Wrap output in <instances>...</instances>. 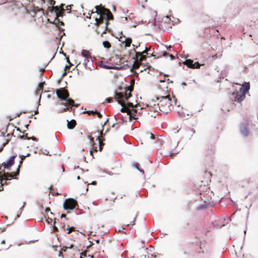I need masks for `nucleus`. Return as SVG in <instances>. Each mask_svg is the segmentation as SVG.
I'll use <instances>...</instances> for the list:
<instances>
[{
  "label": "nucleus",
  "mask_w": 258,
  "mask_h": 258,
  "mask_svg": "<svg viewBox=\"0 0 258 258\" xmlns=\"http://www.w3.org/2000/svg\"><path fill=\"white\" fill-rule=\"evenodd\" d=\"M249 89L250 83L244 82L240 88L239 92L235 91L231 94L230 99L232 102H241L245 99V95L248 93Z\"/></svg>",
  "instance_id": "1"
},
{
  "label": "nucleus",
  "mask_w": 258,
  "mask_h": 258,
  "mask_svg": "<svg viewBox=\"0 0 258 258\" xmlns=\"http://www.w3.org/2000/svg\"><path fill=\"white\" fill-rule=\"evenodd\" d=\"M78 207L77 201L73 198L66 199L63 204V208L65 210H73Z\"/></svg>",
  "instance_id": "2"
},
{
  "label": "nucleus",
  "mask_w": 258,
  "mask_h": 258,
  "mask_svg": "<svg viewBox=\"0 0 258 258\" xmlns=\"http://www.w3.org/2000/svg\"><path fill=\"white\" fill-rule=\"evenodd\" d=\"M239 131L240 134L244 138L247 137L250 134V130L249 128V122L247 120H244L239 124Z\"/></svg>",
  "instance_id": "3"
},
{
  "label": "nucleus",
  "mask_w": 258,
  "mask_h": 258,
  "mask_svg": "<svg viewBox=\"0 0 258 258\" xmlns=\"http://www.w3.org/2000/svg\"><path fill=\"white\" fill-rule=\"evenodd\" d=\"M101 6V16H103L105 19V23L107 22L109 23L108 20H112L113 19V16L111 13L110 11L104 6Z\"/></svg>",
  "instance_id": "4"
},
{
  "label": "nucleus",
  "mask_w": 258,
  "mask_h": 258,
  "mask_svg": "<svg viewBox=\"0 0 258 258\" xmlns=\"http://www.w3.org/2000/svg\"><path fill=\"white\" fill-rule=\"evenodd\" d=\"M183 63L188 68L193 69H199L201 66L203 65V64L200 63L198 61L194 62L193 60L191 59H186Z\"/></svg>",
  "instance_id": "5"
},
{
  "label": "nucleus",
  "mask_w": 258,
  "mask_h": 258,
  "mask_svg": "<svg viewBox=\"0 0 258 258\" xmlns=\"http://www.w3.org/2000/svg\"><path fill=\"white\" fill-rule=\"evenodd\" d=\"M101 5L100 6H96L95 7V9H96V12H94L93 11L91 12V14L96 13L97 15L99 16V17H95V20L96 21L95 24L97 23L103 24L105 20L104 19H101Z\"/></svg>",
  "instance_id": "6"
},
{
  "label": "nucleus",
  "mask_w": 258,
  "mask_h": 258,
  "mask_svg": "<svg viewBox=\"0 0 258 258\" xmlns=\"http://www.w3.org/2000/svg\"><path fill=\"white\" fill-rule=\"evenodd\" d=\"M48 9L49 10L50 13H54L56 15V18L59 17L62 18L64 15V11L58 10L57 6L53 7H49Z\"/></svg>",
  "instance_id": "7"
},
{
  "label": "nucleus",
  "mask_w": 258,
  "mask_h": 258,
  "mask_svg": "<svg viewBox=\"0 0 258 258\" xmlns=\"http://www.w3.org/2000/svg\"><path fill=\"white\" fill-rule=\"evenodd\" d=\"M56 94L57 97H58V98H59V100L62 101H66V104L68 106H73L75 105L74 100L73 99H72V98H69V97H68V98L62 97V96H60V93H58L57 90H56Z\"/></svg>",
  "instance_id": "8"
},
{
  "label": "nucleus",
  "mask_w": 258,
  "mask_h": 258,
  "mask_svg": "<svg viewBox=\"0 0 258 258\" xmlns=\"http://www.w3.org/2000/svg\"><path fill=\"white\" fill-rule=\"evenodd\" d=\"M17 155H12L7 160L6 162H3L2 165L5 168L8 170H11V167L15 163V159Z\"/></svg>",
  "instance_id": "9"
},
{
  "label": "nucleus",
  "mask_w": 258,
  "mask_h": 258,
  "mask_svg": "<svg viewBox=\"0 0 258 258\" xmlns=\"http://www.w3.org/2000/svg\"><path fill=\"white\" fill-rule=\"evenodd\" d=\"M20 170L19 168H17V170L16 172H12L11 173H5V180H9L10 179H18V177H17L19 175Z\"/></svg>",
  "instance_id": "10"
},
{
  "label": "nucleus",
  "mask_w": 258,
  "mask_h": 258,
  "mask_svg": "<svg viewBox=\"0 0 258 258\" xmlns=\"http://www.w3.org/2000/svg\"><path fill=\"white\" fill-rule=\"evenodd\" d=\"M99 66L102 68L105 69L107 70L112 69V70H121L123 68L122 66L117 67V66H114L113 64L111 65V66H108V65L106 64L102 61H101L100 62Z\"/></svg>",
  "instance_id": "11"
},
{
  "label": "nucleus",
  "mask_w": 258,
  "mask_h": 258,
  "mask_svg": "<svg viewBox=\"0 0 258 258\" xmlns=\"http://www.w3.org/2000/svg\"><path fill=\"white\" fill-rule=\"evenodd\" d=\"M115 95V101H116L118 104H120L122 106V101H123V97L120 93H117L116 91L114 92Z\"/></svg>",
  "instance_id": "12"
},
{
  "label": "nucleus",
  "mask_w": 258,
  "mask_h": 258,
  "mask_svg": "<svg viewBox=\"0 0 258 258\" xmlns=\"http://www.w3.org/2000/svg\"><path fill=\"white\" fill-rule=\"evenodd\" d=\"M57 90L58 93H60V96L62 97L68 98L69 97V92L64 88H61Z\"/></svg>",
  "instance_id": "13"
},
{
  "label": "nucleus",
  "mask_w": 258,
  "mask_h": 258,
  "mask_svg": "<svg viewBox=\"0 0 258 258\" xmlns=\"http://www.w3.org/2000/svg\"><path fill=\"white\" fill-rule=\"evenodd\" d=\"M124 105H125L127 112H132L135 110V107L137 105H134V104L130 102L125 101Z\"/></svg>",
  "instance_id": "14"
},
{
  "label": "nucleus",
  "mask_w": 258,
  "mask_h": 258,
  "mask_svg": "<svg viewBox=\"0 0 258 258\" xmlns=\"http://www.w3.org/2000/svg\"><path fill=\"white\" fill-rule=\"evenodd\" d=\"M67 121L68 128L70 130L73 129L76 124V120L75 119H72L70 121H69L68 120H67Z\"/></svg>",
  "instance_id": "15"
},
{
  "label": "nucleus",
  "mask_w": 258,
  "mask_h": 258,
  "mask_svg": "<svg viewBox=\"0 0 258 258\" xmlns=\"http://www.w3.org/2000/svg\"><path fill=\"white\" fill-rule=\"evenodd\" d=\"M156 98H157V100H159L160 102H161V103L164 100H166L167 99L168 100V101L169 102V103L170 101H171V98L168 96H159V97H157Z\"/></svg>",
  "instance_id": "16"
},
{
  "label": "nucleus",
  "mask_w": 258,
  "mask_h": 258,
  "mask_svg": "<svg viewBox=\"0 0 258 258\" xmlns=\"http://www.w3.org/2000/svg\"><path fill=\"white\" fill-rule=\"evenodd\" d=\"M45 84V81L39 83L38 85V87L37 90L35 91V94L36 95H38V92L41 91V92H43V85Z\"/></svg>",
  "instance_id": "17"
},
{
  "label": "nucleus",
  "mask_w": 258,
  "mask_h": 258,
  "mask_svg": "<svg viewBox=\"0 0 258 258\" xmlns=\"http://www.w3.org/2000/svg\"><path fill=\"white\" fill-rule=\"evenodd\" d=\"M54 23L56 27H58L59 25L64 26V24L63 22L60 21L59 18H55L54 20Z\"/></svg>",
  "instance_id": "18"
},
{
  "label": "nucleus",
  "mask_w": 258,
  "mask_h": 258,
  "mask_svg": "<svg viewBox=\"0 0 258 258\" xmlns=\"http://www.w3.org/2000/svg\"><path fill=\"white\" fill-rule=\"evenodd\" d=\"M81 55L85 58L88 57L90 55V53L88 50L83 49L81 51Z\"/></svg>",
  "instance_id": "19"
},
{
  "label": "nucleus",
  "mask_w": 258,
  "mask_h": 258,
  "mask_svg": "<svg viewBox=\"0 0 258 258\" xmlns=\"http://www.w3.org/2000/svg\"><path fill=\"white\" fill-rule=\"evenodd\" d=\"M131 112H127V115H129L128 119L129 120L132 121L133 119H136L138 118L136 117V115H135L134 113L131 114Z\"/></svg>",
  "instance_id": "20"
},
{
  "label": "nucleus",
  "mask_w": 258,
  "mask_h": 258,
  "mask_svg": "<svg viewBox=\"0 0 258 258\" xmlns=\"http://www.w3.org/2000/svg\"><path fill=\"white\" fill-rule=\"evenodd\" d=\"M97 133H98V135L97 136H96V140L98 141V142H99V150L101 151L102 148V147L101 146V141H100V139L99 136L100 135H101L102 132H99V131H97Z\"/></svg>",
  "instance_id": "21"
},
{
  "label": "nucleus",
  "mask_w": 258,
  "mask_h": 258,
  "mask_svg": "<svg viewBox=\"0 0 258 258\" xmlns=\"http://www.w3.org/2000/svg\"><path fill=\"white\" fill-rule=\"evenodd\" d=\"M131 96L132 94L131 93H127L125 92L124 94L123 95V101H127Z\"/></svg>",
  "instance_id": "22"
},
{
  "label": "nucleus",
  "mask_w": 258,
  "mask_h": 258,
  "mask_svg": "<svg viewBox=\"0 0 258 258\" xmlns=\"http://www.w3.org/2000/svg\"><path fill=\"white\" fill-rule=\"evenodd\" d=\"M149 51H150V49H148L147 47H145V49L142 51L143 54H146L147 55H150L152 56H154L153 55V52H152V53H149Z\"/></svg>",
  "instance_id": "23"
},
{
  "label": "nucleus",
  "mask_w": 258,
  "mask_h": 258,
  "mask_svg": "<svg viewBox=\"0 0 258 258\" xmlns=\"http://www.w3.org/2000/svg\"><path fill=\"white\" fill-rule=\"evenodd\" d=\"M102 44L104 48H110L111 47V44L108 41H103Z\"/></svg>",
  "instance_id": "24"
},
{
  "label": "nucleus",
  "mask_w": 258,
  "mask_h": 258,
  "mask_svg": "<svg viewBox=\"0 0 258 258\" xmlns=\"http://www.w3.org/2000/svg\"><path fill=\"white\" fill-rule=\"evenodd\" d=\"M132 42V39L131 37H126V42H125V47H130Z\"/></svg>",
  "instance_id": "25"
},
{
  "label": "nucleus",
  "mask_w": 258,
  "mask_h": 258,
  "mask_svg": "<svg viewBox=\"0 0 258 258\" xmlns=\"http://www.w3.org/2000/svg\"><path fill=\"white\" fill-rule=\"evenodd\" d=\"M90 142L91 146L93 147V148L94 150L95 151H97V147H94L95 144L94 140V138H90Z\"/></svg>",
  "instance_id": "26"
},
{
  "label": "nucleus",
  "mask_w": 258,
  "mask_h": 258,
  "mask_svg": "<svg viewBox=\"0 0 258 258\" xmlns=\"http://www.w3.org/2000/svg\"><path fill=\"white\" fill-rule=\"evenodd\" d=\"M207 207V204L205 202L204 203L200 205L197 208L199 210H202L206 209Z\"/></svg>",
  "instance_id": "27"
},
{
  "label": "nucleus",
  "mask_w": 258,
  "mask_h": 258,
  "mask_svg": "<svg viewBox=\"0 0 258 258\" xmlns=\"http://www.w3.org/2000/svg\"><path fill=\"white\" fill-rule=\"evenodd\" d=\"M108 25H109V23L106 22L105 23V29L102 32L101 35H102L103 34L106 33L107 30H108V31H110V29L108 28Z\"/></svg>",
  "instance_id": "28"
},
{
  "label": "nucleus",
  "mask_w": 258,
  "mask_h": 258,
  "mask_svg": "<svg viewBox=\"0 0 258 258\" xmlns=\"http://www.w3.org/2000/svg\"><path fill=\"white\" fill-rule=\"evenodd\" d=\"M120 34L122 35V36L120 37V38H119L118 40H119V41H121L122 44H124V45H125V42H126V37L125 38V39L124 40L121 41V40H120V38H121L122 37H125V36H124V35H123V34H122V31L120 32Z\"/></svg>",
  "instance_id": "29"
},
{
  "label": "nucleus",
  "mask_w": 258,
  "mask_h": 258,
  "mask_svg": "<svg viewBox=\"0 0 258 258\" xmlns=\"http://www.w3.org/2000/svg\"><path fill=\"white\" fill-rule=\"evenodd\" d=\"M121 108L120 109V111L122 112H127V109H126V107L125 105L124 104V103L122 102V106H121Z\"/></svg>",
  "instance_id": "30"
},
{
  "label": "nucleus",
  "mask_w": 258,
  "mask_h": 258,
  "mask_svg": "<svg viewBox=\"0 0 258 258\" xmlns=\"http://www.w3.org/2000/svg\"><path fill=\"white\" fill-rule=\"evenodd\" d=\"M66 230H68V233L70 234L71 231H74L75 230V228L74 227H70L69 225H68Z\"/></svg>",
  "instance_id": "31"
},
{
  "label": "nucleus",
  "mask_w": 258,
  "mask_h": 258,
  "mask_svg": "<svg viewBox=\"0 0 258 258\" xmlns=\"http://www.w3.org/2000/svg\"><path fill=\"white\" fill-rule=\"evenodd\" d=\"M73 5H68L66 7V9L64 10V11H66L67 13H71V9L72 8V7H73Z\"/></svg>",
  "instance_id": "32"
},
{
  "label": "nucleus",
  "mask_w": 258,
  "mask_h": 258,
  "mask_svg": "<svg viewBox=\"0 0 258 258\" xmlns=\"http://www.w3.org/2000/svg\"><path fill=\"white\" fill-rule=\"evenodd\" d=\"M134 50L136 52V56H138V55H139L140 56L141 58H142L143 59H145V58H146L145 56L141 55L140 52L136 51L135 48H134Z\"/></svg>",
  "instance_id": "33"
},
{
  "label": "nucleus",
  "mask_w": 258,
  "mask_h": 258,
  "mask_svg": "<svg viewBox=\"0 0 258 258\" xmlns=\"http://www.w3.org/2000/svg\"><path fill=\"white\" fill-rule=\"evenodd\" d=\"M89 62V57L85 58V59H84V62H83V65L85 66V68H87V63Z\"/></svg>",
  "instance_id": "34"
},
{
  "label": "nucleus",
  "mask_w": 258,
  "mask_h": 258,
  "mask_svg": "<svg viewBox=\"0 0 258 258\" xmlns=\"http://www.w3.org/2000/svg\"><path fill=\"white\" fill-rule=\"evenodd\" d=\"M64 6H65V4L61 3L59 6H58V10H61V11H64Z\"/></svg>",
  "instance_id": "35"
},
{
  "label": "nucleus",
  "mask_w": 258,
  "mask_h": 258,
  "mask_svg": "<svg viewBox=\"0 0 258 258\" xmlns=\"http://www.w3.org/2000/svg\"><path fill=\"white\" fill-rule=\"evenodd\" d=\"M85 112H87L88 114H93V115H95V113H97V111L88 110L85 111ZM83 113H84V112Z\"/></svg>",
  "instance_id": "36"
},
{
  "label": "nucleus",
  "mask_w": 258,
  "mask_h": 258,
  "mask_svg": "<svg viewBox=\"0 0 258 258\" xmlns=\"http://www.w3.org/2000/svg\"><path fill=\"white\" fill-rule=\"evenodd\" d=\"M134 165V167L135 168H136L138 170V169H140L139 168V166H140V164L138 163V162H135L133 164Z\"/></svg>",
  "instance_id": "37"
},
{
  "label": "nucleus",
  "mask_w": 258,
  "mask_h": 258,
  "mask_svg": "<svg viewBox=\"0 0 258 258\" xmlns=\"http://www.w3.org/2000/svg\"><path fill=\"white\" fill-rule=\"evenodd\" d=\"M26 140H32L33 141H36L37 140V139L36 137H35L34 136H32L31 137H27L26 138Z\"/></svg>",
  "instance_id": "38"
},
{
  "label": "nucleus",
  "mask_w": 258,
  "mask_h": 258,
  "mask_svg": "<svg viewBox=\"0 0 258 258\" xmlns=\"http://www.w3.org/2000/svg\"><path fill=\"white\" fill-rule=\"evenodd\" d=\"M105 100L108 103H111L113 101V98L108 97V98H106Z\"/></svg>",
  "instance_id": "39"
},
{
  "label": "nucleus",
  "mask_w": 258,
  "mask_h": 258,
  "mask_svg": "<svg viewBox=\"0 0 258 258\" xmlns=\"http://www.w3.org/2000/svg\"><path fill=\"white\" fill-rule=\"evenodd\" d=\"M97 115V116L98 118H101L102 117V114H101V113L98 111H97V113H95V115Z\"/></svg>",
  "instance_id": "40"
},
{
  "label": "nucleus",
  "mask_w": 258,
  "mask_h": 258,
  "mask_svg": "<svg viewBox=\"0 0 258 258\" xmlns=\"http://www.w3.org/2000/svg\"><path fill=\"white\" fill-rule=\"evenodd\" d=\"M125 92L129 91V93H131L133 91V89L131 88L130 86H127L125 89Z\"/></svg>",
  "instance_id": "41"
},
{
  "label": "nucleus",
  "mask_w": 258,
  "mask_h": 258,
  "mask_svg": "<svg viewBox=\"0 0 258 258\" xmlns=\"http://www.w3.org/2000/svg\"><path fill=\"white\" fill-rule=\"evenodd\" d=\"M62 105H63L64 107H63L62 111L64 112L68 110V107L66 106V105L64 104H61Z\"/></svg>",
  "instance_id": "42"
},
{
  "label": "nucleus",
  "mask_w": 258,
  "mask_h": 258,
  "mask_svg": "<svg viewBox=\"0 0 258 258\" xmlns=\"http://www.w3.org/2000/svg\"><path fill=\"white\" fill-rule=\"evenodd\" d=\"M66 59H67V62L69 64V67L73 66V63L70 61L69 58L68 57H67V56H66Z\"/></svg>",
  "instance_id": "43"
},
{
  "label": "nucleus",
  "mask_w": 258,
  "mask_h": 258,
  "mask_svg": "<svg viewBox=\"0 0 258 258\" xmlns=\"http://www.w3.org/2000/svg\"><path fill=\"white\" fill-rule=\"evenodd\" d=\"M122 124H123V123L121 121H119L118 122H117L116 123V125H117L116 128H118L120 126V125H121Z\"/></svg>",
  "instance_id": "44"
},
{
  "label": "nucleus",
  "mask_w": 258,
  "mask_h": 258,
  "mask_svg": "<svg viewBox=\"0 0 258 258\" xmlns=\"http://www.w3.org/2000/svg\"><path fill=\"white\" fill-rule=\"evenodd\" d=\"M29 125V123L25 125V130L23 132H22V133L24 134L25 132H26L27 130H28Z\"/></svg>",
  "instance_id": "45"
},
{
  "label": "nucleus",
  "mask_w": 258,
  "mask_h": 258,
  "mask_svg": "<svg viewBox=\"0 0 258 258\" xmlns=\"http://www.w3.org/2000/svg\"><path fill=\"white\" fill-rule=\"evenodd\" d=\"M8 140H6V142L3 144V147L1 148V151L3 150V148L8 143Z\"/></svg>",
  "instance_id": "46"
},
{
  "label": "nucleus",
  "mask_w": 258,
  "mask_h": 258,
  "mask_svg": "<svg viewBox=\"0 0 258 258\" xmlns=\"http://www.w3.org/2000/svg\"><path fill=\"white\" fill-rule=\"evenodd\" d=\"M221 56H222V54H220L218 55L217 54H216L215 55H213V58H220Z\"/></svg>",
  "instance_id": "47"
},
{
  "label": "nucleus",
  "mask_w": 258,
  "mask_h": 258,
  "mask_svg": "<svg viewBox=\"0 0 258 258\" xmlns=\"http://www.w3.org/2000/svg\"><path fill=\"white\" fill-rule=\"evenodd\" d=\"M137 217V214L136 215L135 217L134 218V220L132 221V223H131L130 225H134L135 224V221H136Z\"/></svg>",
  "instance_id": "48"
},
{
  "label": "nucleus",
  "mask_w": 258,
  "mask_h": 258,
  "mask_svg": "<svg viewBox=\"0 0 258 258\" xmlns=\"http://www.w3.org/2000/svg\"><path fill=\"white\" fill-rule=\"evenodd\" d=\"M177 153H172V152H170V156L171 158H173Z\"/></svg>",
  "instance_id": "49"
},
{
  "label": "nucleus",
  "mask_w": 258,
  "mask_h": 258,
  "mask_svg": "<svg viewBox=\"0 0 258 258\" xmlns=\"http://www.w3.org/2000/svg\"><path fill=\"white\" fill-rule=\"evenodd\" d=\"M28 137L27 135H22L20 136V138L21 139H26V138Z\"/></svg>",
  "instance_id": "50"
},
{
  "label": "nucleus",
  "mask_w": 258,
  "mask_h": 258,
  "mask_svg": "<svg viewBox=\"0 0 258 258\" xmlns=\"http://www.w3.org/2000/svg\"><path fill=\"white\" fill-rule=\"evenodd\" d=\"M115 57L116 58V59H118V61L119 62H120L121 60H123V58H120V57H119L117 55H115Z\"/></svg>",
  "instance_id": "51"
},
{
  "label": "nucleus",
  "mask_w": 258,
  "mask_h": 258,
  "mask_svg": "<svg viewBox=\"0 0 258 258\" xmlns=\"http://www.w3.org/2000/svg\"><path fill=\"white\" fill-rule=\"evenodd\" d=\"M168 54L169 53L166 51H163L162 53V55L163 56H166L167 55H168Z\"/></svg>",
  "instance_id": "52"
},
{
  "label": "nucleus",
  "mask_w": 258,
  "mask_h": 258,
  "mask_svg": "<svg viewBox=\"0 0 258 258\" xmlns=\"http://www.w3.org/2000/svg\"><path fill=\"white\" fill-rule=\"evenodd\" d=\"M19 157L21 158V160H24L26 157L25 155H19Z\"/></svg>",
  "instance_id": "53"
},
{
  "label": "nucleus",
  "mask_w": 258,
  "mask_h": 258,
  "mask_svg": "<svg viewBox=\"0 0 258 258\" xmlns=\"http://www.w3.org/2000/svg\"><path fill=\"white\" fill-rule=\"evenodd\" d=\"M50 4L52 5L51 7H53V6H55V1H52L50 2Z\"/></svg>",
  "instance_id": "54"
},
{
  "label": "nucleus",
  "mask_w": 258,
  "mask_h": 258,
  "mask_svg": "<svg viewBox=\"0 0 258 258\" xmlns=\"http://www.w3.org/2000/svg\"><path fill=\"white\" fill-rule=\"evenodd\" d=\"M45 211L46 213H48L49 212H50V209L49 207H47L45 208Z\"/></svg>",
  "instance_id": "55"
},
{
  "label": "nucleus",
  "mask_w": 258,
  "mask_h": 258,
  "mask_svg": "<svg viewBox=\"0 0 258 258\" xmlns=\"http://www.w3.org/2000/svg\"><path fill=\"white\" fill-rule=\"evenodd\" d=\"M25 204H26V203H25V202H24V203H23V206L20 208V210H22V209L24 207V206H25ZM22 212V211H21V213H20V214H21Z\"/></svg>",
  "instance_id": "56"
},
{
  "label": "nucleus",
  "mask_w": 258,
  "mask_h": 258,
  "mask_svg": "<svg viewBox=\"0 0 258 258\" xmlns=\"http://www.w3.org/2000/svg\"><path fill=\"white\" fill-rule=\"evenodd\" d=\"M168 55L170 56L171 59H173L175 58L174 56L171 54L169 53Z\"/></svg>",
  "instance_id": "57"
},
{
  "label": "nucleus",
  "mask_w": 258,
  "mask_h": 258,
  "mask_svg": "<svg viewBox=\"0 0 258 258\" xmlns=\"http://www.w3.org/2000/svg\"><path fill=\"white\" fill-rule=\"evenodd\" d=\"M38 241V239L30 240V241H29V243H31V242L34 243V242H35L36 241Z\"/></svg>",
  "instance_id": "58"
},
{
  "label": "nucleus",
  "mask_w": 258,
  "mask_h": 258,
  "mask_svg": "<svg viewBox=\"0 0 258 258\" xmlns=\"http://www.w3.org/2000/svg\"><path fill=\"white\" fill-rule=\"evenodd\" d=\"M23 162V160H21V161H20L19 165V166H18V168H19H19H20V166L22 164Z\"/></svg>",
  "instance_id": "59"
},
{
  "label": "nucleus",
  "mask_w": 258,
  "mask_h": 258,
  "mask_svg": "<svg viewBox=\"0 0 258 258\" xmlns=\"http://www.w3.org/2000/svg\"><path fill=\"white\" fill-rule=\"evenodd\" d=\"M91 184H92V185H96L97 184V181H93L91 183Z\"/></svg>",
  "instance_id": "60"
},
{
  "label": "nucleus",
  "mask_w": 258,
  "mask_h": 258,
  "mask_svg": "<svg viewBox=\"0 0 258 258\" xmlns=\"http://www.w3.org/2000/svg\"><path fill=\"white\" fill-rule=\"evenodd\" d=\"M138 170L140 172H142L143 173H144V170L143 169L140 168V169H138Z\"/></svg>",
  "instance_id": "61"
},
{
  "label": "nucleus",
  "mask_w": 258,
  "mask_h": 258,
  "mask_svg": "<svg viewBox=\"0 0 258 258\" xmlns=\"http://www.w3.org/2000/svg\"><path fill=\"white\" fill-rule=\"evenodd\" d=\"M173 99H174L175 104L176 105V102H177V99L175 98V97L174 96H173Z\"/></svg>",
  "instance_id": "62"
},
{
  "label": "nucleus",
  "mask_w": 258,
  "mask_h": 258,
  "mask_svg": "<svg viewBox=\"0 0 258 258\" xmlns=\"http://www.w3.org/2000/svg\"><path fill=\"white\" fill-rule=\"evenodd\" d=\"M112 10L114 12H115L116 11V7L114 5H113L112 6Z\"/></svg>",
  "instance_id": "63"
},
{
  "label": "nucleus",
  "mask_w": 258,
  "mask_h": 258,
  "mask_svg": "<svg viewBox=\"0 0 258 258\" xmlns=\"http://www.w3.org/2000/svg\"><path fill=\"white\" fill-rule=\"evenodd\" d=\"M53 230H54V231H56V230H58V228H57L56 226H55L54 225H53Z\"/></svg>",
  "instance_id": "64"
}]
</instances>
